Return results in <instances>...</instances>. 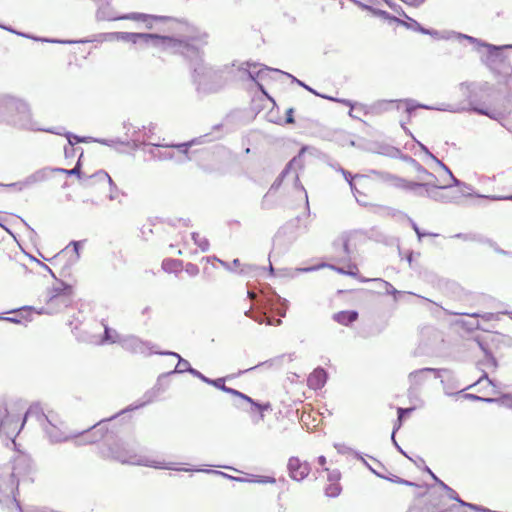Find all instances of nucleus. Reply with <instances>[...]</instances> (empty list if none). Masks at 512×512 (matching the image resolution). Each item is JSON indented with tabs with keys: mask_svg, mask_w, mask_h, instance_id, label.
<instances>
[{
	"mask_svg": "<svg viewBox=\"0 0 512 512\" xmlns=\"http://www.w3.org/2000/svg\"><path fill=\"white\" fill-rule=\"evenodd\" d=\"M177 43L180 47H174L171 54H178L189 63L192 69V82L199 94L217 93L225 86L222 74L231 73L236 66V61L231 65H225L223 69H216L204 61L203 47L208 43L206 32L197 33L192 36H181Z\"/></svg>",
	"mask_w": 512,
	"mask_h": 512,
	"instance_id": "obj_1",
	"label": "nucleus"
},
{
	"mask_svg": "<svg viewBox=\"0 0 512 512\" xmlns=\"http://www.w3.org/2000/svg\"><path fill=\"white\" fill-rule=\"evenodd\" d=\"M178 38L179 37L174 36H162L156 33L107 32L96 34L92 38L78 39L76 40V44L122 41L144 46H153L171 53L174 47L181 46L177 43Z\"/></svg>",
	"mask_w": 512,
	"mask_h": 512,
	"instance_id": "obj_2",
	"label": "nucleus"
},
{
	"mask_svg": "<svg viewBox=\"0 0 512 512\" xmlns=\"http://www.w3.org/2000/svg\"><path fill=\"white\" fill-rule=\"evenodd\" d=\"M111 419L112 418H104L82 432L66 434L61 428L63 422L55 413L50 415V421L46 422L42 426V429L51 443H61L75 439L77 446L87 445L102 440L104 436L103 430L106 429V423Z\"/></svg>",
	"mask_w": 512,
	"mask_h": 512,
	"instance_id": "obj_3",
	"label": "nucleus"
},
{
	"mask_svg": "<svg viewBox=\"0 0 512 512\" xmlns=\"http://www.w3.org/2000/svg\"><path fill=\"white\" fill-rule=\"evenodd\" d=\"M26 458H20L16 461L13 468H5L0 471V505L8 512H56L47 508L33 507L23 510L16 498L18 493L19 479L16 478L14 470H17L21 462H26Z\"/></svg>",
	"mask_w": 512,
	"mask_h": 512,
	"instance_id": "obj_4",
	"label": "nucleus"
},
{
	"mask_svg": "<svg viewBox=\"0 0 512 512\" xmlns=\"http://www.w3.org/2000/svg\"><path fill=\"white\" fill-rule=\"evenodd\" d=\"M0 121L19 129H36L28 104L11 95L0 96Z\"/></svg>",
	"mask_w": 512,
	"mask_h": 512,
	"instance_id": "obj_5",
	"label": "nucleus"
},
{
	"mask_svg": "<svg viewBox=\"0 0 512 512\" xmlns=\"http://www.w3.org/2000/svg\"><path fill=\"white\" fill-rule=\"evenodd\" d=\"M112 421L113 420H110L106 423V429L103 430L104 436L102 438L108 446L110 457L122 464L139 466H146L149 464V459L139 455L137 450L128 443L122 441L111 442L117 434V431L114 430V428H108V424Z\"/></svg>",
	"mask_w": 512,
	"mask_h": 512,
	"instance_id": "obj_6",
	"label": "nucleus"
},
{
	"mask_svg": "<svg viewBox=\"0 0 512 512\" xmlns=\"http://www.w3.org/2000/svg\"><path fill=\"white\" fill-rule=\"evenodd\" d=\"M417 190L413 191L417 196L428 197L434 201L449 203L459 198V193L453 190V185L446 179L428 180L416 182Z\"/></svg>",
	"mask_w": 512,
	"mask_h": 512,
	"instance_id": "obj_7",
	"label": "nucleus"
},
{
	"mask_svg": "<svg viewBox=\"0 0 512 512\" xmlns=\"http://www.w3.org/2000/svg\"><path fill=\"white\" fill-rule=\"evenodd\" d=\"M72 297L73 285L57 278L56 284L48 289L46 300L47 309L40 308L37 314L57 313L71 305Z\"/></svg>",
	"mask_w": 512,
	"mask_h": 512,
	"instance_id": "obj_8",
	"label": "nucleus"
},
{
	"mask_svg": "<svg viewBox=\"0 0 512 512\" xmlns=\"http://www.w3.org/2000/svg\"><path fill=\"white\" fill-rule=\"evenodd\" d=\"M505 50H512V44L487 46L485 64L491 71L502 76L508 77L512 74V65L505 55Z\"/></svg>",
	"mask_w": 512,
	"mask_h": 512,
	"instance_id": "obj_9",
	"label": "nucleus"
},
{
	"mask_svg": "<svg viewBox=\"0 0 512 512\" xmlns=\"http://www.w3.org/2000/svg\"><path fill=\"white\" fill-rule=\"evenodd\" d=\"M97 11H96V20L97 21H115V20H136L147 22L148 20H165L164 16H152L144 13H130L122 16H118L111 6L110 0H96Z\"/></svg>",
	"mask_w": 512,
	"mask_h": 512,
	"instance_id": "obj_10",
	"label": "nucleus"
},
{
	"mask_svg": "<svg viewBox=\"0 0 512 512\" xmlns=\"http://www.w3.org/2000/svg\"><path fill=\"white\" fill-rule=\"evenodd\" d=\"M235 67H237V71L241 74L240 79L244 80L246 77L248 80H250L252 82H257L260 79L263 80L266 77H268L269 74L272 72L279 73V74L284 73V71H282L280 69L271 68L266 65H262L258 62H250V61H246V62H242V63L236 62Z\"/></svg>",
	"mask_w": 512,
	"mask_h": 512,
	"instance_id": "obj_11",
	"label": "nucleus"
},
{
	"mask_svg": "<svg viewBox=\"0 0 512 512\" xmlns=\"http://www.w3.org/2000/svg\"><path fill=\"white\" fill-rule=\"evenodd\" d=\"M433 373L435 378H440L442 374H451V371L446 368H421L418 370H414L409 373L408 375V381H409V388L407 390L408 397H411L412 394H415L419 391L421 386L425 383L427 380V374Z\"/></svg>",
	"mask_w": 512,
	"mask_h": 512,
	"instance_id": "obj_12",
	"label": "nucleus"
},
{
	"mask_svg": "<svg viewBox=\"0 0 512 512\" xmlns=\"http://www.w3.org/2000/svg\"><path fill=\"white\" fill-rule=\"evenodd\" d=\"M82 241H76L73 240L70 242V244L61 250L58 254H56L53 257V260L60 262L62 261L66 255L69 253V247L72 246V253L66 260V262L63 264L59 271V275L62 278H70L71 277V270L74 265L79 261L80 259V249H81Z\"/></svg>",
	"mask_w": 512,
	"mask_h": 512,
	"instance_id": "obj_13",
	"label": "nucleus"
},
{
	"mask_svg": "<svg viewBox=\"0 0 512 512\" xmlns=\"http://www.w3.org/2000/svg\"><path fill=\"white\" fill-rule=\"evenodd\" d=\"M370 173L383 183H387L395 188L402 189L405 191H416L418 184L413 181L406 180L397 175L391 174L385 171L370 170Z\"/></svg>",
	"mask_w": 512,
	"mask_h": 512,
	"instance_id": "obj_14",
	"label": "nucleus"
},
{
	"mask_svg": "<svg viewBox=\"0 0 512 512\" xmlns=\"http://www.w3.org/2000/svg\"><path fill=\"white\" fill-rule=\"evenodd\" d=\"M120 345L126 351H129L131 353L144 354L147 356L150 355V352H158L157 350L153 349L155 346L151 342L144 341L134 335L122 337L120 340Z\"/></svg>",
	"mask_w": 512,
	"mask_h": 512,
	"instance_id": "obj_15",
	"label": "nucleus"
},
{
	"mask_svg": "<svg viewBox=\"0 0 512 512\" xmlns=\"http://www.w3.org/2000/svg\"><path fill=\"white\" fill-rule=\"evenodd\" d=\"M24 426V421L20 423V417L18 414L10 413L7 410V414L3 417V421L0 426V435L5 436L7 439L14 441Z\"/></svg>",
	"mask_w": 512,
	"mask_h": 512,
	"instance_id": "obj_16",
	"label": "nucleus"
},
{
	"mask_svg": "<svg viewBox=\"0 0 512 512\" xmlns=\"http://www.w3.org/2000/svg\"><path fill=\"white\" fill-rule=\"evenodd\" d=\"M287 470L291 479L301 482L309 475L311 465L307 461H301L298 457L292 456L288 459Z\"/></svg>",
	"mask_w": 512,
	"mask_h": 512,
	"instance_id": "obj_17",
	"label": "nucleus"
},
{
	"mask_svg": "<svg viewBox=\"0 0 512 512\" xmlns=\"http://www.w3.org/2000/svg\"><path fill=\"white\" fill-rule=\"evenodd\" d=\"M240 400L241 401L234 402L233 405L236 408L244 410V411H248V409L244 405V403H247L251 406V411L256 410L259 412V419L257 421H254L255 423H257L258 421H263L264 420V412L272 410V405L270 402L261 403L259 401L254 400L253 398H251L250 396H248L244 393L242 394Z\"/></svg>",
	"mask_w": 512,
	"mask_h": 512,
	"instance_id": "obj_18",
	"label": "nucleus"
},
{
	"mask_svg": "<svg viewBox=\"0 0 512 512\" xmlns=\"http://www.w3.org/2000/svg\"><path fill=\"white\" fill-rule=\"evenodd\" d=\"M333 249L340 262H350L353 251L350 248V236L347 233L341 234L333 241Z\"/></svg>",
	"mask_w": 512,
	"mask_h": 512,
	"instance_id": "obj_19",
	"label": "nucleus"
},
{
	"mask_svg": "<svg viewBox=\"0 0 512 512\" xmlns=\"http://www.w3.org/2000/svg\"><path fill=\"white\" fill-rule=\"evenodd\" d=\"M160 395L161 394L159 393L158 387H152L151 389L147 390L143 394L141 401L129 405L128 407H126L125 409L121 410L117 414L111 416L110 418H112L111 420H115L119 416H122V415L126 414L127 412H131V411L137 410L139 408H142V407H144V406H146V405L156 401L159 398Z\"/></svg>",
	"mask_w": 512,
	"mask_h": 512,
	"instance_id": "obj_20",
	"label": "nucleus"
},
{
	"mask_svg": "<svg viewBox=\"0 0 512 512\" xmlns=\"http://www.w3.org/2000/svg\"><path fill=\"white\" fill-rule=\"evenodd\" d=\"M486 85H477L472 93V97L468 101L467 105H461L455 109H450L452 112H463V111H472L477 113V109L483 108L481 105V95L486 91Z\"/></svg>",
	"mask_w": 512,
	"mask_h": 512,
	"instance_id": "obj_21",
	"label": "nucleus"
},
{
	"mask_svg": "<svg viewBox=\"0 0 512 512\" xmlns=\"http://www.w3.org/2000/svg\"><path fill=\"white\" fill-rule=\"evenodd\" d=\"M51 414H55V413L53 411H48L46 413L40 403H33L29 406V408L25 412L23 421L25 423L27 421V419L34 418L39 423V425L42 427L46 422L50 421Z\"/></svg>",
	"mask_w": 512,
	"mask_h": 512,
	"instance_id": "obj_22",
	"label": "nucleus"
},
{
	"mask_svg": "<svg viewBox=\"0 0 512 512\" xmlns=\"http://www.w3.org/2000/svg\"><path fill=\"white\" fill-rule=\"evenodd\" d=\"M400 159L406 162L408 165L418 173V182H424L428 180H436V176L429 172L422 164L408 154H401Z\"/></svg>",
	"mask_w": 512,
	"mask_h": 512,
	"instance_id": "obj_23",
	"label": "nucleus"
},
{
	"mask_svg": "<svg viewBox=\"0 0 512 512\" xmlns=\"http://www.w3.org/2000/svg\"><path fill=\"white\" fill-rule=\"evenodd\" d=\"M53 175L51 167H44L38 169L23 179L25 189H28L34 185L45 182L50 179Z\"/></svg>",
	"mask_w": 512,
	"mask_h": 512,
	"instance_id": "obj_24",
	"label": "nucleus"
},
{
	"mask_svg": "<svg viewBox=\"0 0 512 512\" xmlns=\"http://www.w3.org/2000/svg\"><path fill=\"white\" fill-rule=\"evenodd\" d=\"M328 379L327 371L322 367H317L314 371L308 376L307 383L309 388L313 390L322 389Z\"/></svg>",
	"mask_w": 512,
	"mask_h": 512,
	"instance_id": "obj_25",
	"label": "nucleus"
},
{
	"mask_svg": "<svg viewBox=\"0 0 512 512\" xmlns=\"http://www.w3.org/2000/svg\"><path fill=\"white\" fill-rule=\"evenodd\" d=\"M37 311L38 310H36L33 306H22L20 308L9 311L8 313H15L16 316L6 317L5 321L14 324H21L23 320L31 321L32 313H37Z\"/></svg>",
	"mask_w": 512,
	"mask_h": 512,
	"instance_id": "obj_26",
	"label": "nucleus"
},
{
	"mask_svg": "<svg viewBox=\"0 0 512 512\" xmlns=\"http://www.w3.org/2000/svg\"><path fill=\"white\" fill-rule=\"evenodd\" d=\"M401 105L405 106L404 111L407 114V122H410V119H411L413 113L417 109H426V110L434 109L432 106L419 103L413 99L396 100V108L400 109Z\"/></svg>",
	"mask_w": 512,
	"mask_h": 512,
	"instance_id": "obj_27",
	"label": "nucleus"
},
{
	"mask_svg": "<svg viewBox=\"0 0 512 512\" xmlns=\"http://www.w3.org/2000/svg\"><path fill=\"white\" fill-rule=\"evenodd\" d=\"M149 354L168 355V356L176 357L178 359V363H177L175 369L171 371V372H173V374H182L184 372H187V373L190 374L191 369H194L190 365L188 360L182 358L176 352H173V351H161V352H150Z\"/></svg>",
	"mask_w": 512,
	"mask_h": 512,
	"instance_id": "obj_28",
	"label": "nucleus"
},
{
	"mask_svg": "<svg viewBox=\"0 0 512 512\" xmlns=\"http://www.w3.org/2000/svg\"><path fill=\"white\" fill-rule=\"evenodd\" d=\"M82 157H83V150H81V153L79 155V158L75 164V166L72 169H65V168H52L53 173H62L66 174L68 176H76L78 180L83 185V181L85 178V173L82 172Z\"/></svg>",
	"mask_w": 512,
	"mask_h": 512,
	"instance_id": "obj_29",
	"label": "nucleus"
},
{
	"mask_svg": "<svg viewBox=\"0 0 512 512\" xmlns=\"http://www.w3.org/2000/svg\"><path fill=\"white\" fill-rule=\"evenodd\" d=\"M358 316L359 314L356 310H344L334 313L332 319L343 326H350L358 319Z\"/></svg>",
	"mask_w": 512,
	"mask_h": 512,
	"instance_id": "obj_30",
	"label": "nucleus"
},
{
	"mask_svg": "<svg viewBox=\"0 0 512 512\" xmlns=\"http://www.w3.org/2000/svg\"><path fill=\"white\" fill-rule=\"evenodd\" d=\"M232 377L233 376H226V377H219L216 379H211L209 385L214 386L215 388L240 399L243 393L234 388L228 387L225 384L226 380H228Z\"/></svg>",
	"mask_w": 512,
	"mask_h": 512,
	"instance_id": "obj_31",
	"label": "nucleus"
},
{
	"mask_svg": "<svg viewBox=\"0 0 512 512\" xmlns=\"http://www.w3.org/2000/svg\"><path fill=\"white\" fill-rule=\"evenodd\" d=\"M16 35L28 38L34 41L44 42V43H58V44H76V40H63V39H56V38H46V37H40L35 36L26 32H15Z\"/></svg>",
	"mask_w": 512,
	"mask_h": 512,
	"instance_id": "obj_32",
	"label": "nucleus"
},
{
	"mask_svg": "<svg viewBox=\"0 0 512 512\" xmlns=\"http://www.w3.org/2000/svg\"><path fill=\"white\" fill-rule=\"evenodd\" d=\"M298 160V157H294L292 160H290L286 166L284 167V169L281 171V173L278 175V177L274 180V182L272 183L269 191V192H272V191H276L280 188V186L282 185L283 183V180L286 178V176L290 173L291 169H292V166L297 162Z\"/></svg>",
	"mask_w": 512,
	"mask_h": 512,
	"instance_id": "obj_33",
	"label": "nucleus"
},
{
	"mask_svg": "<svg viewBox=\"0 0 512 512\" xmlns=\"http://www.w3.org/2000/svg\"><path fill=\"white\" fill-rule=\"evenodd\" d=\"M110 178V175L104 170H98L91 175H85L83 186L90 187L94 185L96 182H107Z\"/></svg>",
	"mask_w": 512,
	"mask_h": 512,
	"instance_id": "obj_34",
	"label": "nucleus"
},
{
	"mask_svg": "<svg viewBox=\"0 0 512 512\" xmlns=\"http://www.w3.org/2000/svg\"><path fill=\"white\" fill-rule=\"evenodd\" d=\"M176 463L173 462H160V461H150L147 464V467H153L156 469H166V470H175V471H196L197 469H189V468H179L176 466Z\"/></svg>",
	"mask_w": 512,
	"mask_h": 512,
	"instance_id": "obj_35",
	"label": "nucleus"
},
{
	"mask_svg": "<svg viewBox=\"0 0 512 512\" xmlns=\"http://www.w3.org/2000/svg\"><path fill=\"white\" fill-rule=\"evenodd\" d=\"M197 472H205V473H210V474H215V475H219V476H222L224 478H227V479H230V480H233V481H237V482H242V483H253L252 481V475H250L249 478H244V477H236V476H232V475H229L225 472H222V471H218V470H212V469H197L196 470Z\"/></svg>",
	"mask_w": 512,
	"mask_h": 512,
	"instance_id": "obj_36",
	"label": "nucleus"
},
{
	"mask_svg": "<svg viewBox=\"0 0 512 512\" xmlns=\"http://www.w3.org/2000/svg\"><path fill=\"white\" fill-rule=\"evenodd\" d=\"M403 16L405 17L406 20L400 19L399 25L405 26L407 29L419 32L421 34H423V32H425V27L422 26L418 21L409 17L407 14H405Z\"/></svg>",
	"mask_w": 512,
	"mask_h": 512,
	"instance_id": "obj_37",
	"label": "nucleus"
},
{
	"mask_svg": "<svg viewBox=\"0 0 512 512\" xmlns=\"http://www.w3.org/2000/svg\"><path fill=\"white\" fill-rule=\"evenodd\" d=\"M149 145H152L154 147H168V148H175L180 153L187 155L189 149L192 147L191 142H183V143H172V144H160V143H149Z\"/></svg>",
	"mask_w": 512,
	"mask_h": 512,
	"instance_id": "obj_38",
	"label": "nucleus"
},
{
	"mask_svg": "<svg viewBox=\"0 0 512 512\" xmlns=\"http://www.w3.org/2000/svg\"><path fill=\"white\" fill-rule=\"evenodd\" d=\"M468 316L472 317L475 319V321L473 322H464V326L468 329V330H476V329H480V324L477 320L478 317H482L484 318L485 320L489 321L493 318V314L492 313H485L483 315H481L480 313H472V314H467Z\"/></svg>",
	"mask_w": 512,
	"mask_h": 512,
	"instance_id": "obj_39",
	"label": "nucleus"
},
{
	"mask_svg": "<svg viewBox=\"0 0 512 512\" xmlns=\"http://www.w3.org/2000/svg\"><path fill=\"white\" fill-rule=\"evenodd\" d=\"M121 338L122 337L117 333L116 330L108 327L107 325L104 326L102 342H104V343H119L120 344Z\"/></svg>",
	"mask_w": 512,
	"mask_h": 512,
	"instance_id": "obj_40",
	"label": "nucleus"
},
{
	"mask_svg": "<svg viewBox=\"0 0 512 512\" xmlns=\"http://www.w3.org/2000/svg\"><path fill=\"white\" fill-rule=\"evenodd\" d=\"M162 268L165 272L174 273L182 268V261L178 259L167 258L162 262Z\"/></svg>",
	"mask_w": 512,
	"mask_h": 512,
	"instance_id": "obj_41",
	"label": "nucleus"
},
{
	"mask_svg": "<svg viewBox=\"0 0 512 512\" xmlns=\"http://www.w3.org/2000/svg\"><path fill=\"white\" fill-rule=\"evenodd\" d=\"M476 86L477 85L475 83L468 82H462L459 84L458 89L461 92V95L464 97V105H467Z\"/></svg>",
	"mask_w": 512,
	"mask_h": 512,
	"instance_id": "obj_42",
	"label": "nucleus"
},
{
	"mask_svg": "<svg viewBox=\"0 0 512 512\" xmlns=\"http://www.w3.org/2000/svg\"><path fill=\"white\" fill-rule=\"evenodd\" d=\"M173 375V372H165L158 376L157 381L153 387H158L159 393L163 394L169 387L170 381L169 377Z\"/></svg>",
	"mask_w": 512,
	"mask_h": 512,
	"instance_id": "obj_43",
	"label": "nucleus"
},
{
	"mask_svg": "<svg viewBox=\"0 0 512 512\" xmlns=\"http://www.w3.org/2000/svg\"><path fill=\"white\" fill-rule=\"evenodd\" d=\"M445 173L447 174V178H445L447 180V182L451 181V185L453 186H456V187H463L467 190H472V187L471 185L465 183V182H462L461 180L457 179L452 171L450 170V168L446 165V168H442Z\"/></svg>",
	"mask_w": 512,
	"mask_h": 512,
	"instance_id": "obj_44",
	"label": "nucleus"
},
{
	"mask_svg": "<svg viewBox=\"0 0 512 512\" xmlns=\"http://www.w3.org/2000/svg\"><path fill=\"white\" fill-rule=\"evenodd\" d=\"M441 488L446 492L447 497L449 499L454 500L457 503H460L461 505L466 506V507H467V505H470L469 502H466V501L462 500L459 497L458 493L454 489L449 487L446 483H441Z\"/></svg>",
	"mask_w": 512,
	"mask_h": 512,
	"instance_id": "obj_45",
	"label": "nucleus"
},
{
	"mask_svg": "<svg viewBox=\"0 0 512 512\" xmlns=\"http://www.w3.org/2000/svg\"><path fill=\"white\" fill-rule=\"evenodd\" d=\"M457 36H458V38L465 39V40L469 41L471 44H474L475 45V49L477 51H480V48H486L487 49V46L491 45L490 43H487V42H485V41H483L481 39L475 38V37L470 36V35L458 33Z\"/></svg>",
	"mask_w": 512,
	"mask_h": 512,
	"instance_id": "obj_46",
	"label": "nucleus"
},
{
	"mask_svg": "<svg viewBox=\"0 0 512 512\" xmlns=\"http://www.w3.org/2000/svg\"><path fill=\"white\" fill-rule=\"evenodd\" d=\"M334 448L337 450L339 454L346 455V454H352L356 459H362V454L356 450H354L351 447H348L347 445L343 443H335Z\"/></svg>",
	"mask_w": 512,
	"mask_h": 512,
	"instance_id": "obj_47",
	"label": "nucleus"
},
{
	"mask_svg": "<svg viewBox=\"0 0 512 512\" xmlns=\"http://www.w3.org/2000/svg\"><path fill=\"white\" fill-rule=\"evenodd\" d=\"M191 238L194 244L197 245L202 252H207L209 250L210 243L207 238L200 237L199 233L197 232H192Z\"/></svg>",
	"mask_w": 512,
	"mask_h": 512,
	"instance_id": "obj_48",
	"label": "nucleus"
},
{
	"mask_svg": "<svg viewBox=\"0 0 512 512\" xmlns=\"http://www.w3.org/2000/svg\"><path fill=\"white\" fill-rule=\"evenodd\" d=\"M64 135L67 138L68 144L88 143L91 141L94 142L95 139L92 137L78 136L72 132H65Z\"/></svg>",
	"mask_w": 512,
	"mask_h": 512,
	"instance_id": "obj_49",
	"label": "nucleus"
},
{
	"mask_svg": "<svg viewBox=\"0 0 512 512\" xmlns=\"http://www.w3.org/2000/svg\"><path fill=\"white\" fill-rule=\"evenodd\" d=\"M451 238L461 239L463 241L470 242H482L483 236L476 233H457L451 236Z\"/></svg>",
	"mask_w": 512,
	"mask_h": 512,
	"instance_id": "obj_50",
	"label": "nucleus"
},
{
	"mask_svg": "<svg viewBox=\"0 0 512 512\" xmlns=\"http://www.w3.org/2000/svg\"><path fill=\"white\" fill-rule=\"evenodd\" d=\"M282 75H285L286 77L290 78L291 81L293 83H296L298 84L300 87H303L304 89H306L307 91H309L310 93L316 95V96H319V97H322V96H325L324 94H320L319 92H317L315 89H313L312 87H310L309 85H307L306 83H304L303 81L297 79L295 76H293L292 74L288 73V72H284V73H281Z\"/></svg>",
	"mask_w": 512,
	"mask_h": 512,
	"instance_id": "obj_51",
	"label": "nucleus"
},
{
	"mask_svg": "<svg viewBox=\"0 0 512 512\" xmlns=\"http://www.w3.org/2000/svg\"><path fill=\"white\" fill-rule=\"evenodd\" d=\"M409 222H410L412 229L415 231L419 241H421L422 238L426 237V236L437 237L439 235V234L433 233V232L422 231L420 229V227L417 225V223L414 220H412L411 218L409 219Z\"/></svg>",
	"mask_w": 512,
	"mask_h": 512,
	"instance_id": "obj_52",
	"label": "nucleus"
},
{
	"mask_svg": "<svg viewBox=\"0 0 512 512\" xmlns=\"http://www.w3.org/2000/svg\"><path fill=\"white\" fill-rule=\"evenodd\" d=\"M342 487L340 483H330L325 488V494L328 497H337L340 495Z\"/></svg>",
	"mask_w": 512,
	"mask_h": 512,
	"instance_id": "obj_53",
	"label": "nucleus"
},
{
	"mask_svg": "<svg viewBox=\"0 0 512 512\" xmlns=\"http://www.w3.org/2000/svg\"><path fill=\"white\" fill-rule=\"evenodd\" d=\"M373 15L374 16H377V17H380L384 20H387L389 21L390 23L391 22H396L399 24V21L400 19L391 15L390 13H388L387 11L385 10H381V9H378V8H375V10H373Z\"/></svg>",
	"mask_w": 512,
	"mask_h": 512,
	"instance_id": "obj_54",
	"label": "nucleus"
},
{
	"mask_svg": "<svg viewBox=\"0 0 512 512\" xmlns=\"http://www.w3.org/2000/svg\"><path fill=\"white\" fill-rule=\"evenodd\" d=\"M392 104H396V100H380L373 104V109L378 112H385L390 109Z\"/></svg>",
	"mask_w": 512,
	"mask_h": 512,
	"instance_id": "obj_55",
	"label": "nucleus"
},
{
	"mask_svg": "<svg viewBox=\"0 0 512 512\" xmlns=\"http://www.w3.org/2000/svg\"><path fill=\"white\" fill-rule=\"evenodd\" d=\"M478 198H485L491 201H512V194L510 195H482L475 193L474 194Z\"/></svg>",
	"mask_w": 512,
	"mask_h": 512,
	"instance_id": "obj_56",
	"label": "nucleus"
},
{
	"mask_svg": "<svg viewBox=\"0 0 512 512\" xmlns=\"http://www.w3.org/2000/svg\"><path fill=\"white\" fill-rule=\"evenodd\" d=\"M322 98L324 99H328V100H331V101H334V102H337V103H341L345 106H348L350 107L351 109L355 108L357 105H360L362 106L361 104H358L356 102H353L352 100H349V99H344V98H336V97H332V96H322Z\"/></svg>",
	"mask_w": 512,
	"mask_h": 512,
	"instance_id": "obj_57",
	"label": "nucleus"
},
{
	"mask_svg": "<svg viewBox=\"0 0 512 512\" xmlns=\"http://www.w3.org/2000/svg\"><path fill=\"white\" fill-rule=\"evenodd\" d=\"M252 481L253 483L258 484L276 483V479L274 477L265 475H252Z\"/></svg>",
	"mask_w": 512,
	"mask_h": 512,
	"instance_id": "obj_58",
	"label": "nucleus"
},
{
	"mask_svg": "<svg viewBox=\"0 0 512 512\" xmlns=\"http://www.w3.org/2000/svg\"><path fill=\"white\" fill-rule=\"evenodd\" d=\"M464 397L466 399H469V400H472V401H481V402H486V403H496V401H499L496 398L482 397V396H478L476 394H471V393L465 394Z\"/></svg>",
	"mask_w": 512,
	"mask_h": 512,
	"instance_id": "obj_59",
	"label": "nucleus"
},
{
	"mask_svg": "<svg viewBox=\"0 0 512 512\" xmlns=\"http://www.w3.org/2000/svg\"><path fill=\"white\" fill-rule=\"evenodd\" d=\"M373 474H375L379 478H382V479H385V480H388L390 482L397 483V484H401V481L403 479L397 475H394V474L386 475L380 471H373Z\"/></svg>",
	"mask_w": 512,
	"mask_h": 512,
	"instance_id": "obj_60",
	"label": "nucleus"
},
{
	"mask_svg": "<svg viewBox=\"0 0 512 512\" xmlns=\"http://www.w3.org/2000/svg\"><path fill=\"white\" fill-rule=\"evenodd\" d=\"M477 114L487 116L493 120H498L499 117L501 116L500 112L491 111L490 109H488L486 107L477 109Z\"/></svg>",
	"mask_w": 512,
	"mask_h": 512,
	"instance_id": "obj_61",
	"label": "nucleus"
},
{
	"mask_svg": "<svg viewBox=\"0 0 512 512\" xmlns=\"http://www.w3.org/2000/svg\"><path fill=\"white\" fill-rule=\"evenodd\" d=\"M341 173L343 174L345 180L348 182L352 192L355 194L358 192L357 188L355 187V184L353 183V179L355 176H353L349 171L345 170L344 168H340ZM358 177V175H356Z\"/></svg>",
	"mask_w": 512,
	"mask_h": 512,
	"instance_id": "obj_62",
	"label": "nucleus"
},
{
	"mask_svg": "<svg viewBox=\"0 0 512 512\" xmlns=\"http://www.w3.org/2000/svg\"><path fill=\"white\" fill-rule=\"evenodd\" d=\"M107 183L109 184V188H110V193L108 195V198H109V200L113 201V200L117 199L120 191L111 177L108 179Z\"/></svg>",
	"mask_w": 512,
	"mask_h": 512,
	"instance_id": "obj_63",
	"label": "nucleus"
},
{
	"mask_svg": "<svg viewBox=\"0 0 512 512\" xmlns=\"http://www.w3.org/2000/svg\"><path fill=\"white\" fill-rule=\"evenodd\" d=\"M244 315L254 321H256L257 323L259 324H262L264 323V312L260 313V314H254L251 310V307L249 309H247L245 312H244Z\"/></svg>",
	"mask_w": 512,
	"mask_h": 512,
	"instance_id": "obj_64",
	"label": "nucleus"
}]
</instances>
